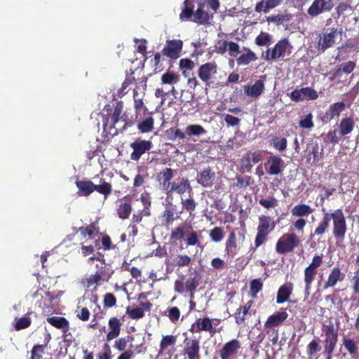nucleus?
I'll list each match as a JSON object with an SVG mask.
<instances>
[{
	"mask_svg": "<svg viewBox=\"0 0 359 359\" xmlns=\"http://www.w3.org/2000/svg\"><path fill=\"white\" fill-rule=\"evenodd\" d=\"M333 220L332 235L337 240L343 241L347 231L345 216L341 209L335 210L333 212H326L322 220L316 228L314 236H322L327 231L330 219Z\"/></svg>",
	"mask_w": 359,
	"mask_h": 359,
	"instance_id": "nucleus-1",
	"label": "nucleus"
},
{
	"mask_svg": "<svg viewBox=\"0 0 359 359\" xmlns=\"http://www.w3.org/2000/svg\"><path fill=\"white\" fill-rule=\"evenodd\" d=\"M75 184L78 188L77 194L79 196L87 197L96 191L106 198L112 191L111 184L105 181L100 184H95L90 180H77Z\"/></svg>",
	"mask_w": 359,
	"mask_h": 359,
	"instance_id": "nucleus-2",
	"label": "nucleus"
},
{
	"mask_svg": "<svg viewBox=\"0 0 359 359\" xmlns=\"http://www.w3.org/2000/svg\"><path fill=\"white\" fill-rule=\"evenodd\" d=\"M276 225V222L269 216L262 215L259 217L254 250L267 241L269 233L274 230Z\"/></svg>",
	"mask_w": 359,
	"mask_h": 359,
	"instance_id": "nucleus-3",
	"label": "nucleus"
},
{
	"mask_svg": "<svg viewBox=\"0 0 359 359\" xmlns=\"http://www.w3.org/2000/svg\"><path fill=\"white\" fill-rule=\"evenodd\" d=\"M300 243L299 238L294 233H285L276 242L275 250L278 254L285 255L293 252Z\"/></svg>",
	"mask_w": 359,
	"mask_h": 359,
	"instance_id": "nucleus-4",
	"label": "nucleus"
},
{
	"mask_svg": "<svg viewBox=\"0 0 359 359\" xmlns=\"http://www.w3.org/2000/svg\"><path fill=\"white\" fill-rule=\"evenodd\" d=\"M325 339L323 341V352L334 353L337 342L339 333L337 329L332 324L327 325L323 330Z\"/></svg>",
	"mask_w": 359,
	"mask_h": 359,
	"instance_id": "nucleus-5",
	"label": "nucleus"
},
{
	"mask_svg": "<svg viewBox=\"0 0 359 359\" xmlns=\"http://www.w3.org/2000/svg\"><path fill=\"white\" fill-rule=\"evenodd\" d=\"M183 344L182 355L184 359H201L199 339L185 338Z\"/></svg>",
	"mask_w": 359,
	"mask_h": 359,
	"instance_id": "nucleus-6",
	"label": "nucleus"
},
{
	"mask_svg": "<svg viewBox=\"0 0 359 359\" xmlns=\"http://www.w3.org/2000/svg\"><path fill=\"white\" fill-rule=\"evenodd\" d=\"M130 147L133 149L130 159L138 161L143 154L151 149L153 143L151 140L137 139L130 144Z\"/></svg>",
	"mask_w": 359,
	"mask_h": 359,
	"instance_id": "nucleus-7",
	"label": "nucleus"
},
{
	"mask_svg": "<svg viewBox=\"0 0 359 359\" xmlns=\"http://www.w3.org/2000/svg\"><path fill=\"white\" fill-rule=\"evenodd\" d=\"M189 332L192 334L201 332H208L211 337L218 331L213 327L212 320L209 317L199 318L191 325Z\"/></svg>",
	"mask_w": 359,
	"mask_h": 359,
	"instance_id": "nucleus-8",
	"label": "nucleus"
},
{
	"mask_svg": "<svg viewBox=\"0 0 359 359\" xmlns=\"http://www.w3.org/2000/svg\"><path fill=\"white\" fill-rule=\"evenodd\" d=\"M217 73V65L215 62H208L198 67V76L206 86H210V80Z\"/></svg>",
	"mask_w": 359,
	"mask_h": 359,
	"instance_id": "nucleus-9",
	"label": "nucleus"
},
{
	"mask_svg": "<svg viewBox=\"0 0 359 359\" xmlns=\"http://www.w3.org/2000/svg\"><path fill=\"white\" fill-rule=\"evenodd\" d=\"M289 46H290L287 39H281L278 41L272 50L267 49L265 55L263 54V57L266 60H276L283 57Z\"/></svg>",
	"mask_w": 359,
	"mask_h": 359,
	"instance_id": "nucleus-10",
	"label": "nucleus"
},
{
	"mask_svg": "<svg viewBox=\"0 0 359 359\" xmlns=\"http://www.w3.org/2000/svg\"><path fill=\"white\" fill-rule=\"evenodd\" d=\"M183 42L180 39L168 40L166 45L163 48L161 53L166 57L175 60L177 59L182 52Z\"/></svg>",
	"mask_w": 359,
	"mask_h": 359,
	"instance_id": "nucleus-11",
	"label": "nucleus"
},
{
	"mask_svg": "<svg viewBox=\"0 0 359 359\" xmlns=\"http://www.w3.org/2000/svg\"><path fill=\"white\" fill-rule=\"evenodd\" d=\"M262 160V152L259 150L248 151L241 159V167L243 172H250L253 165Z\"/></svg>",
	"mask_w": 359,
	"mask_h": 359,
	"instance_id": "nucleus-12",
	"label": "nucleus"
},
{
	"mask_svg": "<svg viewBox=\"0 0 359 359\" xmlns=\"http://www.w3.org/2000/svg\"><path fill=\"white\" fill-rule=\"evenodd\" d=\"M167 193H176L180 196L184 193H191L192 187L187 177L179 178L177 181L172 182L170 186L166 189Z\"/></svg>",
	"mask_w": 359,
	"mask_h": 359,
	"instance_id": "nucleus-13",
	"label": "nucleus"
},
{
	"mask_svg": "<svg viewBox=\"0 0 359 359\" xmlns=\"http://www.w3.org/2000/svg\"><path fill=\"white\" fill-rule=\"evenodd\" d=\"M241 348V343L236 339H231L225 343L219 350L221 359H231L235 357Z\"/></svg>",
	"mask_w": 359,
	"mask_h": 359,
	"instance_id": "nucleus-14",
	"label": "nucleus"
},
{
	"mask_svg": "<svg viewBox=\"0 0 359 359\" xmlns=\"http://www.w3.org/2000/svg\"><path fill=\"white\" fill-rule=\"evenodd\" d=\"M333 8L332 0H314L307 10L308 14L311 17H316L318 15L330 11Z\"/></svg>",
	"mask_w": 359,
	"mask_h": 359,
	"instance_id": "nucleus-15",
	"label": "nucleus"
},
{
	"mask_svg": "<svg viewBox=\"0 0 359 359\" xmlns=\"http://www.w3.org/2000/svg\"><path fill=\"white\" fill-rule=\"evenodd\" d=\"M338 34L336 28L332 27L330 32H323L318 42V50L322 53L325 52L327 48H331L335 43V38Z\"/></svg>",
	"mask_w": 359,
	"mask_h": 359,
	"instance_id": "nucleus-16",
	"label": "nucleus"
},
{
	"mask_svg": "<svg viewBox=\"0 0 359 359\" xmlns=\"http://www.w3.org/2000/svg\"><path fill=\"white\" fill-rule=\"evenodd\" d=\"M345 278V274L341 272L339 266L333 267L328 274L327 280L323 285V290L334 287L338 283L342 282Z\"/></svg>",
	"mask_w": 359,
	"mask_h": 359,
	"instance_id": "nucleus-17",
	"label": "nucleus"
},
{
	"mask_svg": "<svg viewBox=\"0 0 359 359\" xmlns=\"http://www.w3.org/2000/svg\"><path fill=\"white\" fill-rule=\"evenodd\" d=\"M215 180V172L210 166L198 172L196 177L197 182L203 187H211L214 184Z\"/></svg>",
	"mask_w": 359,
	"mask_h": 359,
	"instance_id": "nucleus-18",
	"label": "nucleus"
},
{
	"mask_svg": "<svg viewBox=\"0 0 359 359\" xmlns=\"http://www.w3.org/2000/svg\"><path fill=\"white\" fill-rule=\"evenodd\" d=\"M283 161L278 155H272L267 160L268 167H266L267 173L270 175H278L281 172L283 167Z\"/></svg>",
	"mask_w": 359,
	"mask_h": 359,
	"instance_id": "nucleus-19",
	"label": "nucleus"
},
{
	"mask_svg": "<svg viewBox=\"0 0 359 359\" xmlns=\"http://www.w3.org/2000/svg\"><path fill=\"white\" fill-rule=\"evenodd\" d=\"M108 325L109 331L106 336V340L110 341L119 336L122 324L118 318L111 317L109 320Z\"/></svg>",
	"mask_w": 359,
	"mask_h": 359,
	"instance_id": "nucleus-20",
	"label": "nucleus"
},
{
	"mask_svg": "<svg viewBox=\"0 0 359 359\" xmlns=\"http://www.w3.org/2000/svg\"><path fill=\"white\" fill-rule=\"evenodd\" d=\"M288 318V313L285 309H280L278 312L269 316L265 321L268 325L278 327L281 326Z\"/></svg>",
	"mask_w": 359,
	"mask_h": 359,
	"instance_id": "nucleus-21",
	"label": "nucleus"
},
{
	"mask_svg": "<svg viewBox=\"0 0 359 359\" xmlns=\"http://www.w3.org/2000/svg\"><path fill=\"white\" fill-rule=\"evenodd\" d=\"M345 108L346 105L344 102H338L330 104L325 112L324 120L329 122L334 117H338Z\"/></svg>",
	"mask_w": 359,
	"mask_h": 359,
	"instance_id": "nucleus-22",
	"label": "nucleus"
},
{
	"mask_svg": "<svg viewBox=\"0 0 359 359\" xmlns=\"http://www.w3.org/2000/svg\"><path fill=\"white\" fill-rule=\"evenodd\" d=\"M254 302L252 300L248 301L245 305L240 306L233 314L236 323L238 325L245 323V320L249 314V310L252 307Z\"/></svg>",
	"mask_w": 359,
	"mask_h": 359,
	"instance_id": "nucleus-23",
	"label": "nucleus"
},
{
	"mask_svg": "<svg viewBox=\"0 0 359 359\" xmlns=\"http://www.w3.org/2000/svg\"><path fill=\"white\" fill-rule=\"evenodd\" d=\"M238 248L236 240V235L234 231L229 233L225 243V252L229 257L233 258L238 253Z\"/></svg>",
	"mask_w": 359,
	"mask_h": 359,
	"instance_id": "nucleus-24",
	"label": "nucleus"
},
{
	"mask_svg": "<svg viewBox=\"0 0 359 359\" xmlns=\"http://www.w3.org/2000/svg\"><path fill=\"white\" fill-rule=\"evenodd\" d=\"M264 90V83L261 79L255 81L252 86H245L244 93L248 96L251 97L257 98L259 97Z\"/></svg>",
	"mask_w": 359,
	"mask_h": 359,
	"instance_id": "nucleus-25",
	"label": "nucleus"
},
{
	"mask_svg": "<svg viewBox=\"0 0 359 359\" xmlns=\"http://www.w3.org/2000/svg\"><path fill=\"white\" fill-rule=\"evenodd\" d=\"M212 17L213 14L210 15L207 11H204L201 5H200L194 12V18L191 21L200 25H206L210 24V20Z\"/></svg>",
	"mask_w": 359,
	"mask_h": 359,
	"instance_id": "nucleus-26",
	"label": "nucleus"
},
{
	"mask_svg": "<svg viewBox=\"0 0 359 359\" xmlns=\"http://www.w3.org/2000/svg\"><path fill=\"white\" fill-rule=\"evenodd\" d=\"M137 128L140 133L144 134L153 131L154 129V119L149 114L143 119L139 121L137 123Z\"/></svg>",
	"mask_w": 359,
	"mask_h": 359,
	"instance_id": "nucleus-27",
	"label": "nucleus"
},
{
	"mask_svg": "<svg viewBox=\"0 0 359 359\" xmlns=\"http://www.w3.org/2000/svg\"><path fill=\"white\" fill-rule=\"evenodd\" d=\"M342 345L352 358H358L359 348L357 341L344 336L342 338Z\"/></svg>",
	"mask_w": 359,
	"mask_h": 359,
	"instance_id": "nucleus-28",
	"label": "nucleus"
},
{
	"mask_svg": "<svg viewBox=\"0 0 359 359\" xmlns=\"http://www.w3.org/2000/svg\"><path fill=\"white\" fill-rule=\"evenodd\" d=\"M283 0H262L255 5V11L257 13H267L283 2Z\"/></svg>",
	"mask_w": 359,
	"mask_h": 359,
	"instance_id": "nucleus-29",
	"label": "nucleus"
},
{
	"mask_svg": "<svg viewBox=\"0 0 359 359\" xmlns=\"http://www.w3.org/2000/svg\"><path fill=\"white\" fill-rule=\"evenodd\" d=\"M46 320L53 327L62 330L64 333L69 329V323L65 317L52 316L47 318Z\"/></svg>",
	"mask_w": 359,
	"mask_h": 359,
	"instance_id": "nucleus-30",
	"label": "nucleus"
},
{
	"mask_svg": "<svg viewBox=\"0 0 359 359\" xmlns=\"http://www.w3.org/2000/svg\"><path fill=\"white\" fill-rule=\"evenodd\" d=\"M174 177V170L165 168L157 174V180L163 185L165 190L170 186V180Z\"/></svg>",
	"mask_w": 359,
	"mask_h": 359,
	"instance_id": "nucleus-31",
	"label": "nucleus"
},
{
	"mask_svg": "<svg viewBox=\"0 0 359 359\" xmlns=\"http://www.w3.org/2000/svg\"><path fill=\"white\" fill-rule=\"evenodd\" d=\"M355 121L353 117L343 118L339 125V133L341 136H345L350 134L354 129Z\"/></svg>",
	"mask_w": 359,
	"mask_h": 359,
	"instance_id": "nucleus-32",
	"label": "nucleus"
},
{
	"mask_svg": "<svg viewBox=\"0 0 359 359\" xmlns=\"http://www.w3.org/2000/svg\"><path fill=\"white\" fill-rule=\"evenodd\" d=\"M194 4L191 0H185L180 14L181 21H191L194 18Z\"/></svg>",
	"mask_w": 359,
	"mask_h": 359,
	"instance_id": "nucleus-33",
	"label": "nucleus"
},
{
	"mask_svg": "<svg viewBox=\"0 0 359 359\" xmlns=\"http://www.w3.org/2000/svg\"><path fill=\"white\" fill-rule=\"evenodd\" d=\"M292 292V287L291 285L284 284L280 286L277 292L276 303L283 304L287 302Z\"/></svg>",
	"mask_w": 359,
	"mask_h": 359,
	"instance_id": "nucleus-34",
	"label": "nucleus"
},
{
	"mask_svg": "<svg viewBox=\"0 0 359 359\" xmlns=\"http://www.w3.org/2000/svg\"><path fill=\"white\" fill-rule=\"evenodd\" d=\"M313 210L306 204H298L294 205L292 210L291 213L292 216L299 217H307L313 212Z\"/></svg>",
	"mask_w": 359,
	"mask_h": 359,
	"instance_id": "nucleus-35",
	"label": "nucleus"
},
{
	"mask_svg": "<svg viewBox=\"0 0 359 359\" xmlns=\"http://www.w3.org/2000/svg\"><path fill=\"white\" fill-rule=\"evenodd\" d=\"M161 217L163 225L167 227L172 225L175 219L180 218L179 216H175V205L172 204L170 208H165L163 212Z\"/></svg>",
	"mask_w": 359,
	"mask_h": 359,
	"instance_id": "nucleus-36",
	"label": "nucleus"
},
{
	"mask_svg": "<svg viewBox=\"0 0 359 359\" xmlns=\"http://www.w3.org/2000/svg\"><path fill=\"white\" fill-rule=\"evenodd\" d=\"M95 267L97 271L95 273L100 276L103 278V281H108L110 279L113 272L107 267L103 258L100 264H96Z\"/></svg>",
	"mask_w": 359,
	"mask_h": 359,
	"instance_id": "nucleus-37",
	"label": "nucleus"
},
{
	"mask_svg": "<svg viewBox=\"0 0 359 359\" xmlns=\"http://www.w3.org/2000/svg\"><path fill=\"white\" fill-rule=\"evenodd\" d=\"M180 80V75L177 73L168 71L161 76V83L163 85H174L178 83Z\"/></svg>",
	"mask_w": 359,
	"mask_h": 359,
	"instance_id": "nucleus-38",
	"label": "nucleus"
},
{
	"mask_svg": "<svg viewBox=\"0 0 359 359\" xmlns=\"http://www.w3.org/2000/svg\"><path fill=\"white\" fill-rule=\"evenodd\" d=\"M118 217L121 219H126L129 218V216L132 212V206L130 203L124 202L121 203L117 208L116 210Z\"/></svg>",
	"mask_w": 359,
	"mask_h": 359,
	"instance_id": "nucleus-39",
	"label": "nucleus"
},
{
	"mask_svg": "<svg viewBox=\"0 0 359 359\" xmlns=\"http://www.w3.org/2000/svg\"><path fill=\"white\" fill-rule=\"evenodd\" d=\"M177 336L175 335H165L163 336L162 339L160 342V351L159 353H163L169 346H173L177 343Z\"/></svg>",
	"mask_w": 359,
	"mask_h": 359,
	"instance_id": "nucleus-40",
	"label": "nucleus"
},
{
	"mask_svg": "<svg viewBox=\"0 0 359 359\" xmlns=\"http://www.w3.org/2000/svg\"><path fill=\"white\" fill-rule=\"evenodd\" d=\"M134 72H132L130 74H127L124 81L122 83L121 88L118 90L117 95L120 97H123L128 93L127 88L135 81Z\"/></svg>",
	"mask_w": 359,
	"mask_h": 359,
	"instance_id": "nucleus-41",
	"label": "nucleus"
},
{
	"mask_svg": "<svg viewBox=\"0 0 359 359\" xmlns=\"http://www.w3.org/2000/svg\"><path fill=\"white\" fill-rule=\"evenodd\" d=\"M123 111V102H118L114 107V111L111 116V124L109 128H114L115 125L119 121L121 118V114Z\"/></svg>",
	"mask_w": 359,
	"mask_h": 359,
	"instance_id": "nucleus-42",
	"label": "nucleus"
},
{
	"mask_svg": "<svg viewBox=\"0 0 359 359\" xmlns=\"http://www.w3.org/2000/svg\"><path fill=\"white\" fill-rule=\"evenodd\" d=\"M185 133L188 136H198L205 134L206 130L201 125L192 124L186 128Z\"/></svg>",
	"mask_w": 359,
	"mask_h": 359,
	"instance_id": "nucleus-43",
	"label": "nucleus"
},
{
	"mask_svg": "<svg viewBox=\"0 0 359 359\" xmlns=\"http://www.w3.org/2000/svg\"><path fill=\"white\" fill-rule=\"evenodd\" d=\"M181 203L182 206V210L189 212L190 215L192 212L196 210L197 203L192 197H189L187 198H181Z\"/></svg>",
	"mask_w": 359,
	"mask_h": 359,
	"instance_id": "nucleus-44",
	"label": "nucleus"
},
{
	"mask_svg": "<svg viewBox=\"0 0 359 359\" xmlns=\"http://www.w3.org/2000/svg\"><path fill=\"white\" fill-rule=\"evenodd\" d=\"M256 60H257L256 55L250 50H248L246 53H243L238 57L237 63L239 65H246L252 61H255Z\"/></svg>",
	"mask_w": 359,
	"mask_h": 359,
	"instance_id": "nucleus-45",
	"label": "nucleus"
},
{
	"mask_svg": "<svg viewBox=\"0 0 359 359\" xmlns=\"http://www.w3.org/2000/svg\"><path fill=\"white\" fill-rule=\"evenodd\" d=\"M79 232H80L81 236L93 238L95 232H98V229L95 226V223H91L87 226H81L79 228Z\"/></svg>",
	"mask_w": 359,
	"mask_h": 359,
	"instance_id": "nucleus-46",
	"label": "nucleus"
},
{
	"mask_svg": "<svg viewBox=\"0 0 359 359\" xmlns=\"http://www.w3.org/2000/svg\"><path fill=\"white\" fill-rule=\"evenodd\" d=\"M173 263L178 267L188 266L191 263V258L187 255H178L174 259Z\"/></svg>",
	"mask_w": 359,
	"mask_h": 359,
	"instance_id": "nucleus-47",
	"label": "nucleus"
},
{
	"mask_svg": "<svg viewBox=\"0 0 359 359\" xmlns=\"http://www.w3.org/2000/svg\"><path fill=\"white\" fill-rule=\"evenodd\" d=\"M137 95V91L135 89H134V90H133L134 108H135L136 118H137V116L140 113L141 110H142V109H144V111L148 110L147 107L144 105L142 99L136 97Z\"/></svg>",
	"mask_w": 359,
	"mask_h": 359,
	"instance_id": "nucleus-48",
	"label": "nucleus"
},
{
	"mask_svg": "<svg viewBox=\"0 0 359 359\" xmlns=\"http://www.w3.org/2000/svg\"><path fill=\"white\" fill-rule=\"evenodd\" d=\"M185 227L180 226L173 229L170 233V239L175 241H182L185 238Z\"/></svg>",
	"mask_w": 359,
	"mask_h": 359,
	"instance_id": "nucleus-49",
	"label": "nucleus"
},
{
	"mask_svg": "<svg viewBox=\"0 0 359 359\" xmlns=\"http://www.w3.org/2000/svg\"><path fill=\"white\" fill-rule=\"evenodd\" d=\"M46 344H36L34 345L31 351L30 359H42L43 354L44 353Z\"/></svg>",
	"mask_w": 359,
	"mask_h": 359,
	"instance_id": "nucleus-50",
	"label": "nucleus"
},
{
	"mask_svg": "<svg viewBox=\"0 0 359 359\" xmlns=\"http://www.w3.org/2000/svg\"><path fill=\"white\" fill-rule=\"evenodd\" d=\"M209 236L213 242H220L224 236V230L221 227H215L210 231Z\"/></svg>",
	"mask_w": 359,
	"mask_h": 359,
	"instance_id": "nucleus-51",
	"label": "nucleus"
},
{
	"mask_svg": "<svg viewBox=\"0 0 359 359\" xmlns=\"http://www.w3.org/2000/svg\"><path fill=\"white\" fill-rule=\"evenodd\" d=\"M186 236V244L187 246L199 245L200 241L196 231L191 230L188 231Z\"/></svg>",
	"mask_w": 359,
	"mask_h": 359,
	"instance_id": "nucleus-52",
	"label": "nucleus"
},
{
	"mask_svg": "<svg viewBox=\"0 0 359 359\" xmlns=\"http://www.w3.org/2000/svg\"><path fill=\"white\" fill-rule=\"evenodd\" d=\"M272 142L273 147L280 152L287 149V140L285 137H274L272 139Z\"/></svg>",
	"mask_w": 359,
	"mask_h": 359,
	"instance_id": "nucleus-53",
	"label": "nucleus"
},
{
	"mask_svg": "<svg viewBox=\"0 0 359 359\" xmlns=\"http://www.w3.org/2000/svg\"><path fill=\"white\" fill-rule=\"evenodd\" d=\"M317 274V270L308 266L304 271V280L305 283L312 284Z\"/></svg>",
	"mask_w": 359,
	"mask_h": 359,
	"instance_id": "nucleus-54",
	"label": "nucleus"
},
{
	"mask_svg": "<svg viewBox=\"0 0 359 359\" xmlns=\"http://www.w3.org/2000/svg\"><path fill=\"white\" fill-rule=\"evenodd\" d=\"M259 203L264 208L270 209L275 208L278 206V201L275 197L270 196L268 198H260L259 200Z\"/></svg>",
	"mask_w": 359,
	"mask_h": 359,
	"instance_id": "nucleus-55",
	"label": "nucleus"
},
{
	"mask_svg": "<svg viewBox=\"0 0 359 359\" xmlns=\"http://www.w3.org/2000/svg\"><path fill=\"white\" fill-rule=\"evenodd\" d=\"M31 323V318L24 316L18 319H16V323L14 327L15 330L19 331L27 328L28 327L30 326Z\"/></svg>",
	"mask_w": 359,
	"mask_h": 359,
	"instance_id": "nucleus-56",
	"label": "nucleus"
},
{
	"mask_svg": "<svg viewBox=\"0 0 359 359\" xmlns=\"http://www.w3.org/2000/svg\"><path fill=\"white\" fill-rule=\"evenodd\" d=\"M308 354L310 356L314 355L321 350V346L318 339H314L307 346Z\"/></svg>",
	"mask_w": 359,
	"mask_h": 359,
	"instance_id": "nucleus-57",
	"label": "nucleus"
},
{
	"mask_svg": "<svg viewBox=\"0 0 359 359\" xmlns=\"http://www.w3.org/2000/svg\"><path fill=\"white\" fill-rule=\"evenodd\" d=\"M126 313L131 319H140L144 316V310L141 307H136L132 309L128 307Z\"/></svg>",
	"mask_w": 359,
	"mask_h": 359,
	"instance_id": "nucleus-58",
	"label": "nucleus"
},
{
	"mask_svg": "<svg viewBox=\"0 0 359 359\" xmlns=\"http://www.w3.org/2000/svg\"><path fill=\"white\" fill-rule=\"evenodd\" d=\"M271 41V36L268 33L262 32L255 39V43L259 46H266Z\"/></svg>",
	"mask_w": 359,
	"mask_h": 359,
	"instance_id": "nucleus-59",
	"label": "nucleus"
},
{
	"mask_svg": "<svg viewBox=\"0 0 359 359\" xmlns=\"http://www.w3.org/2000/svg\"><path fill=\"white\" fill-rule=\"evenodd\" d=\"M263 283L261 279H254L250 282V288L252 297H256L257 293L262 290Z\"/></svg>",
	"mask_w": 359,
	"mask_h": 359,
	"instance_id": "nucleus-60",
	"label": "nucleus"
},
{
	"mask_svg": "<svg viewBox=\"0 0 359 359\" xmlns=\"http://www.w3.org/2000/svg\"><path fill=\"white\" fill-rule=\"evenodd\" d=\"M264 327L266 334H268L270 337H273V339L271 340L273 343H276L278 339V327H275L271 325L269 326L266 324V322L264 323Z\"/></svg>",
	"mask_w": 359,
	"mask_h": 359,
	"instance_id": "nucleus-61",
	"label": "nucleus"
},
{
	"mask_svg": "<svg viewBox=\"0 0 359 359\" xmlns=\"http://www.w3.org/2000/svg\"><path fill=\"white\" fill-rule=\"evenodd\" d=\"M194 62L189 58H182L179 62V69L180 70L192 71L194 68Z\"/></svg>",
	"mask_w": 359,
	"mask_h": 359,
	"instance_id": "nucleus-62",
	"label": "nucleus"
},
{
	"mask_svg": "<svg viewBox=\"0 0 359 359\" xmlns=\"http://www.w3.org/2000/svg\"><path fill=\"white\" fill-rule=\"evenodd\" d=\"M168 317L172 323H176L180 317V311L176 307H171L168 309Z\"/></svg>",
	"mask_w": 359,
	"mask_h": 359,
	"instance_id": "nucleus-63",
	"label": "nucleus"
},
{
	"mask_svg": "<svg viewBox=\"0 0 359 359\" xmlns=\"http://www.w3.org/2000/svg\"><path fill=\"white\" fill-rule=\"evenodd\" d=\"M104 306L106 308H111L116 304V298L112 293H107L104 296Z\"/></svg>",
	"mask_w": 359,
	"mask_h": 359,
	"instance_id": "nucleus-64",
	"label": "nucleus"
}]
</instances>
